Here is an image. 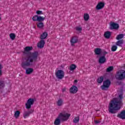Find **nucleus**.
<instances>
[{
  "instance_id": "f257e3e1",
  "label": "nucleus",
  "mask_w": 125,
  "mask_h": 125,
  "mask_svg": "<svg viewBox=\"0 0 125 125\" xmlns=\"http://www.w3.org/2000/svg\"><path fill=\"white\" fill-rule=\"evenodd\" d=\"M39 57V52L35 51L28 55L27 57L23 58L21 66L23 69H26L25 73L27 75H30L34 72V69L28 68L30 66H33L36 62H38Z\"/></svg>"
},
{
  "instance_id": "f03ea898",
  "label": "nucleus",
  "mask_w": 125,
  "mask_h": 125,
  "mask_svg": "<svg viewBox=\"0 0 125 125\" xmlns=\"http://www.w3.org/2000/svg\"><path fill=\"white\" fill-rule=\"evenodd\" d=\"M123 94L119 95V98H114L111 101L108 105V112L110 114H117L121 109V105L123 102Z\"/></svg>"
},
{
  "instance_id": "7ed1b4c3",
  "label": "nucleus",
  "mask_w": 125,
  "mask_h": 125,
  "mask_svg": "<svg viewBox=\"0 0 125 125\" xmlns=\"http://www.w3.org/2000/svg\"><path fill=\"white\" fill-rule=\"evenodd\" d=\"M115 79L118 81H123L125 79V70H120L115 74Z\"/></svg>"
},
{
  "instance_id": "20e7f679",
  "label": "nucleus",
  "mask_w": 125,
  "mask_h": 125,
  "mask_svg": "<svg viewBox=\"0 0 125 125\" xmlns=\"http://www.w3.org/2000/svg\"><path fill=\"white\" fill-rule=\"evenodd\" d=\"M55 76L58 80H62L65 76V73L62 70H59L55 73Z\"/></svg>"
},
{
  "instance_id": "39448f33",
  "label": "nucleus",
  "mask_w": 125,
  "mask_h": 125,
  "mask_svg": "<svg viewBox=\"0 0 125 125\" xmlns=\"http://www.w3.org/2000/svg\"><path fill=\"white\" fill-rule=\"evenodd\" d=\"M110 85L111 81H110L109 79H107L104 81L103 84L101 86V88L102 90H106V88H109Z\"/></svg>"
},
{
  "instance_id": "423d86ee",
  "label": "nucleus",
  "mask_w": 125,
  "mask_h": 125,
  "mask_svg": "<svg viewBox=\"0 0 125 125\" xmlns=\"http://www.w3.org/2000/svg\"><path fill=\"white\" fill-rule=\"evenodd\" d=\"M34 103H35V100L33 98L29 99L27 100V103L25 104V107L27 109V110L31 109V107L32 106V105H33Z\"/></svg>"
},
{
  "instance_id": "0eeeda50",
  "label": "nucleus",
  "mask_w": 125,
  "mask_h": 125,
  "mask_svg": "<svg viewBox=\"0 0 125 125\" xmlns=\"http://www.w3.org/2000/svg\"><path fill=\"white\" fill-rule=\"evenodd\" d=\"M119 28H120L119 24L114 22H111L110 23V30H118Z\"/></svg>"
},
{
  "instance_id": "6e6552de",
  "label": "nucleus",
  "mask_w": 125,
  "mask_h": 125,
  "mask_svg": "<svg viewBox=\"0 0 125 125\" xmlns=\"http://www.w3.org/2000/svg\"><path fill=\"white\" fill-rule=\"evenodd\" d=\"M70 42L71 46H75V43L79 42V38H78V37L74 36L71 38Z\"/></svg>"
},
{
  "instance_id": "1a4fd4ad",
  "label": "nucleus",
  "mask_w": 125,
  "mask_h": 125,
  "mask_svg": "<svg viewBox=\"0 0 125 125\" xmlns=\"http://www.w3.org/2000/svg\"><path fill=\"white\" fill-rule=\"evenodd\" d=\"M32 49H33L32 46H26L24 48V51L23 52V54H24V55H25V54H27V55L26 57H27L28 55H30V54H31V53H30V54H28V52H29V51H31V50H32Z\"/></svg>"
},
{
  "instance_id": "9d476101",
  "label": "nucleus",
  "mask_w": 125,
  "mask_h": 125,
  "mask_svg": "<svg viewBox=\"0 0 125 125\" xmlns=\"http://www.w3.org/2000/svg\"><path fill=\"white\" fill-rule=\"evenodd\" d=\"M32 113H34V110L31 109L30 110H28L27 111H24L23 114V116L24 119H26V118H28V117L30 116V115L32 114Z\"/></svg>"
},
{
  "instance_id": "9b49d317",
  "label": "nucleus",
  "mask_w": 125,
  "mask_h": 125,
  "mask_svg": "<svg viewBox=\"0 0 125 125\" xmlns=\"http://www.w3.org/2000/svg\"><path fill=\"white\" fill-rule=\"evenodd\" d=\"M45 44V41H44V40H41L40 42L38 43L37 47L38 48H43Z\"/></svg>"
},
{
  "instance_id": "f8f14e48",
  "label": "nucleus",
  "mask_w": 125,
  "mask_h": 125,
  "mask_svg": "<svg viewBox=\"0 0 125 125\" xmlns=\"http://www.w3.org/2000/svg\"><path fill=\"white\" fill-rule=\"evenodd\" d=\"M69 92L73 94L77 93L78 92V87L75 85L72 86L69 89Z\"/></svg>"
},
{
  "instance_id": "ddd939ff",
  "label": "nucleus",
  "mask_w": 125,
  "mask_h": 125,
  "mask_svg": "<svg viewBox=\"0 0 125 125\" xmlns=\"http://www.w3.org/2000/svg\"><path fill=\"white\" fill-rule=\"evenodd\" d=\"M117 118L122 119V120H125V110H122L120 114L117 115Z\"/></svg>"
},
{
  "instance_id": "4468645a",
  "label": "nucleus",
  "mask_w": 125,
  "mask_h": 125,
  "mask_svg": "<svg viewBox=\"0 0 125 125\" xmlns=\"http://www.w3.org/2000/svg\"><path fill=\"white\" fill-rule=\"evenodd\" d=\"M71 116V114H69L68 113L65 114H62L61 113L60 115L59 116V118H60L61 117H62L63 118H64V121H67L69 119V117H70Z\"/></svg>"
},
{
  "instance_id": "2eb2a0df",
  "label": "nucleus",
  "mask_w": 125,
  "mask_h": 125,
  "mask_svg": "<svg viewBox=\"0 0 125 125\" xmlns=\"http://www.w3.org/2000/svg\"><path fill=\"white\" fill-rule=\"evenodd\" d=\"M105 62L106 57H105V56L100 57L99 59V63H100V64H104V63H105Z\"/></svg>"
},
{
  "instance_id": "dca6fc26",
  "label": "nucleus",
  "mask_w": 125,
  "mask_h": 125,
  "mask_svg": "<svg viewBox=\"0 0 125 125\" xmlns=\"http://www.w3.org/2000/svg\"><path fill=\"white\" fill-rule=\"evenodd\" d=\"M104 6H105V3L104 2H101L97 4L96 9H97V10H100V9H102Z\"/></svg>"
},
{
  "instance_id": "f3484780",
  "label": "nucleus",
  "mask_w": 125,
  "mask_h": 125,
  "mask_svg": "<svg viewBox=\"0 0 125 125\" xmlns=\"http://www.w3.org/2000/svg\"><path fill=\"white\" fill-rule=\"evenodd\" d=\"M115 44L117 46H122L123 44H124V40L121 39L120 40H118Z\"/></svg>"
},
{
  "instance_id": "a211bd4d",
  "label": "nucleus",
  "mask_w": 125,
  "mask_h": 125,
  "mask_svg": "<svg viewBox=\"0 0 125 125\" xmlns=\"http://www.w3.org/2000/svg\"><path fill=\"white\" fill-rule=\"evenodd\" d=\"M95 54L96 55H100L101 54V48H96L94 50Z\"/></svg>"
},
{
  "instance_id": "6ab92c4d",
  "label": "nucleus",
  "mask_w": 125,
  "mask_h": 125,
  "mask_svg": "<svg viewBox=\"0 0 125 125\" xmlns=\"http://www.w3.org/2000/svg\"><path fill=\"white\" fill-rule=\"evenodd\" d=\"M48 35V34H47V32H43L40 37L41 40H44L45 39H46V37Z\"/></svg>"
},
{
  "instance_id": "aec40b11",
  "label": "nucleus",
  "mask_w": 125,
  "mask_h": 125,
  "mask_svg": "<svg viewBox=\"0 0 125 125\" xmlns=\"http://www.w3.org/2000/svg\"><path fill=\"white\" fill-rule=\"evenodd\" d=\"M104 37L105 39H110L111 37V32L110 31H106L105 32L104 34Z\"/></svg>"
},
{
  "instance_id": "412c9836",
  "label": "nucleus",
  "mask_w": 125,
  "mask_h": 125,
  "mask_svg": "<svg viewBox=\"0 0 125 125\" xmlns=\"http://www.w3.org/2000/svg\"><path fill=\"white\" fill-rule=\"evenodd\" d=\"M57 105L59 106V107H61L63 105V100L62 99H59L57 102Z\"/></svg>"
},
{
  "instance_id": "4be33fe9",
  "label": "nucleus",
  "mask_w": 125,
  "mask_h": 125,
  "mask_svg": "<svg viewBox=\"0 0 125 125\" xmlns=\"http://www.w3.org/2000/svg\"><path fill=\"white\" fill-rule=\"evenodd\" d=\"M54 124L55 125H60L61 124V120L59 118H58L55 120Z\"/></svg>"
},
{
  "instance_id": "5701e85b",
  "label": "nucleus",
  "mask_w": 125,
  "mask_h": 125,
  "mask_svg": "<svg viewBox=\"0 0 125 125\" xmlns=\"http://www.w3.org/2000/svg\"><path fill=\"white\" fill-rule=\"evenodd\" d=\"M124 34H120L116 37V39L117 41H120V40H122V39H124Z\"/></svg>"
},
{
  "instance_id": "b1692460",
  "label": "nucleus",
  "mask_w": 125,
  "mask_h": 125,
  "mask_svg": "<svg viewBox=\"0 0 125 125\" xmlns=\"http://www.w3.org/2000/svg\"><path fill=\"white\" fill-rule=\"evenodd\" d=\"M37 27L38 28H39L40 29H42L43 27H44V25L43 24V22H40L37 23Z\"/></svg>"
},
{
  "instance_id": "393cba45",
  "label": "nucleus",
  "mask_w": 125,
  "mask_h": 125,
  "mask_svg": "<svg viewBox=\"0 0 125 125\" xmlns=\"http://www.w3.org/2000/svg\"><path fill=\"white\" fill-rule=\"evenodd\" d=\"M104 80V78H103V76H101L99 77L97 79L98 83H103Z\"/></svg>"
},
{
  "instance_id": "a878e982",
  "label": "nucleus",
  "mask_w": 125,
  "mask_h": 125,
  "mask_svg": "<svg viewBox=\"0 0 125 125\" xmlns=\"http://www.w3.org/2000/svg\"><path fill=\"white\" fill-rule=\"evenodd\" d=\"M73 122L74 124H78V123H79V122H80V117L77 116V117H75L74 119Z\"/></svg>"
},
{
  "instance_id": "bb28decb",
  "label": "nucleus",
  "mask_w": 125,
  "mask_h": 125,
  "mask_svg": "<svg viewBox=\"0 0 125 125\" xmlns=\"http://www.w3.org/2000/svg\"><path fill=\"white\" fill-rule=\"evenodd\" d=\"M15 38H16V35L14 33H10V38L12 40L14 41L15 40Z\"/></svg>"
},
{
  "instance_id": "cd10ccee",
  "label": "nucleus",
  "mask_w": 125,
  "mask_h": 125,
  "mask_svg": "<svg viewBox=\"0 0 125 125\" xmlns=\"http://www.w3.org/2000/svg\"><path fill=\"white\" fill-rule=\"evenodd\" d=\"M113 70H114V66H110L106 69V72L107 73H110V72H112V71H113Z\"/></svg>"
},
{
  "instance_id": "c85d7f7f",
  "label": "nucleus",
  "mask_w": 125,
  "mask_h": 125,
  "mask_svg": "<svg viewBox=\"0 0 125 125\" xmlns=\"http://www.w3.org/2000/svg\"><path fill=\"white\" fill-rule=\"evenodd\" d=\"M76 68H77V66L75 64H71L69 67V70L70 71H74Z\"/></svg>"
},
{
  "instance_id": "c756f323",
  "label": "nucleus",
  "mask_w": 125,
  "mask_h": 125,
  "mask_svg": "<svg viewBox=\"0 0 125 125\" xmlns=\"http://www.w3.org/2000/svg\"><path fill=\"white\" fill-rule=\"evenodd\" d=\"M83 17L85 21H88V19H89V15L88 14H84Z\"/></svg>"
},
{
  "instance_id": "7c9ffc66",
  "label": "nucleus",
  "mask_w": 125,
  "mask_h": 125,
  "mask_svg": "<svg viewBox=\"0 0 125 125\" xmlns=\"http://www.w3.org/2000/svg\"><path fill=\"white\" fill-rule=\"evenodd\" d=\"M44 19H45V18L44 17H42L41 16H38V21L42 22V21H44Z\"/></svg>"
},
{
  "instance_id": "2f4dec72",
  "label": "nucleus",
  "mask_w": 125,
  "mask_h": 125,
  "mask_svg": "<svg viewBox=\"0 0 125 125\" xmlns=\"http://www.w3.org/2000/svg\"><path fill=\"white\" fill-rule=\"evenodd\" d=\"M4 86H5L4 82L2 81H0V89L3 88Z\"/></svg>"
},
{
  "instance_id": "473e14b6",
  "label": "nucleus",
  "mask_w": 125,
  "mask_h": 125,
  "mask_svg": "<svg viewBox=\"0 0 125 125\" xmlns=\"http://www.w3.org/2000/svg\"><path fill=\"white\" fill-rule=\"evenodd\" d=\"M20 115V111H15L14 114V116H15V118H16V119H17V118H18V117H19Z\"/></svg>"
},
{
  "instance_id": "72a5a7b5",
  "label": "nucleus",
  "mask_w": 125,
  "mask_h": 125,
  "mask_svg": "<svg viewBox=\"0 0 125 125\" xmlns=\"http://www.w3.org/2000/svg\"><path fill=\"white\" fill-rule=\"evenodd\" d=\"M118 49V47L116 45H113L111 47V51H116Z\"/></svg>"
},
{
  "instance_id": "f704fd0d",
  "label": "nucleus",
  "mask_w": 125,
  "mask_h": 125,
  "mask_svg": "<svg viewBox=\"0 0 125 125\" xmlns=\"http://www.w3.org/2000/svg\"><path fill=\"white\" fill-rule=\"evenodd\" d=\"M38 18H39V16L35 15V16H33V17L32 18V20L33 21H38Z\"/></svg>"
},
{
  "instance_id": "c9c22d12",
  "label": "nucleus",
  "mask_w": 125,
  "mask_h": 125,
  "mask_svg": "<svg viewBox=\"0 0 125 125\" xmlns=\"http://www.w3.org/2000/svg\"><path fill=\"white\" fill-rule=\"evenodd\" d=\"M3 68V66H2V65H1V63H0V76H1L2 75V69Z\"/></svg>"
},
{
  "instance_id": "e433bc0d",
  "label": "nucleus",
  "mask_w": 125,
  "mask_h": 125,
  "mask_svg": "<svg viewBox=\"0 0 125 125\" xmlns=\"http://www.w3.org/2000/svg\"><path fill=\"white\" fill-rule=\"evenodd\" d=\"M76 31H78V32H82L83 28L82 27H76Z\"/></svg>"
},
{
  "instance_id": "4c0bfd02",
  "label": "nucleus",
  "mask_w": 125,
  "mask_h": 125,
  "mask_svg": "<svg viewBox=\"0 0 125 125\" xmlns=\"http://www.w3.org/2000/svg\"><path fill=\"white\" fill-rule=\"evenodd\" d=\"M36 13L38 15H42V14H43L42 11L38 10L36 11Z\"/></svg>"
},
{
  "instance_id": "58836bf2",
  "label": "nucleus",
  "mask_w": 125,
  "mask_h": 125,
  "mask_svg": "<svg viewBox=\"0 0 125 125\" xmlns=\"http://www.w3.org/2000/svg\"><path fill=\"white\" fill-rule=\"evenodd\" d=\"M94 123L96 124H100V121H97V120H95Z\"/></svg>"
},
{
  "instance_id": "ea45409f",
  "label": "nucleus",
  "mask_w": 125,
  "mask_h": 125,
  "mask_svg": "<svg viewBox=\"0 0 125 125\" xmlns=\"http://www.w3.org/2000/svg\"><path fill=\"white\" fill-rule=\"evenodd\" d=\"M103 54H104L103 56H105V55H106V54H108V52H107L106 51H104L103 52Z\"/></svg>"
},
{
  "instance_id": "a19ab883",
  "label": "nucleus",
  "mask_w": 125,
  "mask_h": 125,
  "mask_svg": "<svg viewBox=\"0 0 125 125\" xmlns=\"http://www.w3.org/2000/svg\"><path fill=\"white\" fill-rule=\"evenodd\" d=\"M74 83H78V80H74Z\"/></svg>"
},
{
  "instance_id": "79ce46f5",
  "label": "nucleus",
  "mask_w": 125,
  "mask_h": 125,
  "mask_svg": "<svg viewBox=\"0 0 125 125\" xmlns=\"http://www.w3.org/2000/svg\"><path fill=\"white\" fill-rule=\"evenodd\" d=\"M64 91H65V89H62V92H64Z\"/></svg>"
},
{
  "instance_id": "37998d69",
  "label": "nucleus",
  "mask_w": 125,
  "mask_h": 125,
  "mask_svg": "<svg viewBox=\"0 0 125 125\" xmlns=\"http://www.w3.org/2000/svg\"><path fill=\"white\" fill-rule=\"evenodd\" d=\"M0 19H1V18L0 17Z\"/></svg>"
}]
</instances>
